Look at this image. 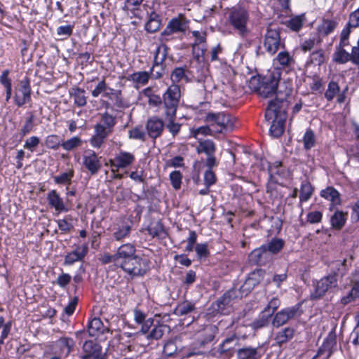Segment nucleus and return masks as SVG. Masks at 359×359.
Returning <instances> with one entry per match:
<instances>
[{
	"label": "nucleus",
	"mask_w": 359,
	"mask_h": 359,
	"mask_svg": "<svg viewBox=\"0 0 359 359\" xmlns=\"http://www.w3.org/2000/svg\"><path fill=\"white\" fill-rule=\"evenodd\" d=\"M281 76L280 70L274 69L269 76H265L258 88L259 94L263 97H269L276 95V99L271 101L282 102L285 104V99L290 95L292 85L290 81L286 82L284 85L278 86Z\"/></svg>",
	"instance_id": "obj_1"
},
{
	"label": "nucleus",
	"mask_w": 359,
	"mask_h": 359,
	"mask_svg": "<svg viewBox=\"0 0 359 359\" xmlns=\"http://www.w3.org/2000/svg\"><path fill=\"white\" fill-rule=\"evenodd\" d=\"M285 105L282 102L270 101L265 113V118L267 121L271 122L269 132L273 137L280 136L284 131V125L286 120Z\"/></svg>",
	"instance_id": "obj_2"
},
{
	"label": "nucleus",
	"mask_w": 359,
	"mask_h": 359,
	"mask_svg": "<svg viewBox=\"0 0 359 359\" xmlns=\"http://www.w3.org/2000/svg\"><path fill=\"white\" fill-rule=\"evenodd\" d=\"M227 21L241 36L245 37L250 33L248 26L250 14L244 7L236 6L229 9L227 13Z\"/></svg>",
	"instance_id": "obj_3"
},
{
	"label": "nucleus",
	"mask_w": 359,
	"mask_h": 359,
	"mask_svg": "<svg viewBox=\"0 0 359 359\" xmlns=\"http://www.w3.org/2000/svg\"><path fill=\"white\" fill-rule=\"evenodd\" d=\"M205 121L210 124L215 133H222L233 130L235 118L224 112L208 113Z\"/></svg>",
	"instance_id": "obj_4"
},
{
	"label": "nucleus",
	"mask_w": 359,
	"mask_h": 359,
	"mask_svg": "<svg viewBox=\"0 0 359 359\" xmlns=\"http://www.w3.org/2000/svg\"><path fill=\"white\" fill-rule=\"evenodd\" d=\"M180 98V89L177 84H172L163 96L166 117H175Z\"/></svg>",
	"instance_id": "obj_5"
},
{
	"label": "nucleus",
	"mask_w": 359,
	"mask_h": 359,
	"mask_svg": "<svg viewBox=\"0 0 359 359\" xmlns=\"http://www.w3.org/2000/svg\"><path fill=\"white\" fill-rule=\"evenodd\" d=\"M117 266L131 276H142L147 270L146 262L136 255Z\"/></svg>",
	"instance_id": "obj_6"
},
{
	"label": "nucleus",
	"mask_w": 359,
	"mask_h": 359,
	"mask_svg": "<svg viewBox=\"0 0 359 359\" xmlns=\"http://www.w3.org/2000/svg\"><path fill=\"white\" fill-rule=\"evenodd\" d=\"M140 332L146 334V338L148 340H158L161 339L165 331L168 328L167 325L163 324H158L154 325L152 330L149 332L150 328L154 325V319L152 318H147L143 323H141Z\"/></svg>",
	"instance_id": "obj_7"
},
{
	"label": "nucleus",
	"mask_w": 359,
	"mask_h": 359,
	"mask_svg": "<svg viewBox=\"0 0 359 359\" xmlns=\"http://www.w3.org/2000/svg\"><path fill=\"white\" fill-rule=\"evenodd\" d=\"M283 45L284 43L281 41L279 32L277 30H267L264 40V47L269 54H275L280 48L283 47Z\"/></svg>",
	"instance_id": "obj_8"
},
{
	"label": "nucleus",
	"mask_w": 359,
	"mask_h": 359,
	"mask_svg": "<svg viewBox=\"0 0 359 359\" xmlns=\"http://www.w3.org/2000/svg\"><path fill=\"white\" fill-rule=\"evenodd\" d=\"M337 278L334 275H329L321 278L314 285V290L311 292L313 299H318L323 296L326 292L337 286Z\"/></svg>",
	"instance_id": "obj_9"
},
{
	"label": "nucleus",
	"mask_w": 359,
	"mask_h": 359,
	"mask_svg": "<svg viewBox=\"0 0 359 359\" xmlns=\"http://www.w3.org/2000/svg\"><path fill=\"white\" fill-rule=\"evenodd\" d=\"M14 99L18 107H22L31 100V87L29 80L23 79L20 81L15 90Z\"/></svg>",
	"instance_id": "obj_10"
},
{
	"label": "nucleus",
	"mask_w": 359,
	"mask_h": 359,
	"mask_svg": "<svg viewBox=\"0 0 359 359\" xmlns=\"http://www.w3.org/2000/svg\"><path fill=\"white\" fill-rule=\"evenodd\" d=\"M82 165L91 175H95L101 168V163L93 150L87 149L82 155Z\"/></svg>",
	"instance_id": "obj_11"
},
{
	"label": "nucleus",
	"mask_w": 359,
	"mask_h": 359,
	"mask_svg": "<svg viewBox=\"0 0 359 359\" xmlns=\"http://www.w3.org/2000/svg\"><path fill=\"white\" fill-rule=\"evenodd\" d=\"M299 306H294L280 310L274 316L273 325L278 327L294 318L299 314Z\"/></svg>",
	"instance_id": "obj_12"
},
{
	"label": "nucleus",
	"mask_w": 359,
	"mask_h": 359,
	"mask_svg": "<svg viewBox=\"0 0 359 359\" xmlns=\"http://www.w3.org/2000/svg\"><path fill=\"white\" fill-rule=\"evenodd\" d=\"M135 161L133 154L127 151H120L116 156L109 161L111 171H118L120 168H125L131 165Z\"/></svg>",
	"instance_id": "obj_13"
},
{
	"label": "nucleus",
	"mask_w": 359,
	"mask_h": 359,
	"mask_svg": "<svg viewBox=\"0 0 359 359\" xmlns=\"http://www.w3.org/2000/svg\"><path fill=\"white\" fill-rule=\"evenodd\" d=\"M336 345V336L331 334L329 335V337L324 341L323 345L313 359H316V358L320 359H328L332 355L333 349Z\"/></svg>",
	"instance_id": "obj_14"
},
{
	"label": "nucleus",
	"mask_w": 359,
	"mask_h": 359,
	"mask_svg": "<svg viewBox=\"0 0 359 359\" xmlns=\"http://www.w3.org/2000/svg\"><path fill=\"white\" fill-rule=\"evenodd\" d=\"M146 128L149 137L156 139L161 135L164 128V123L158 117L152 116L147 120Z\"/></svg>",
	"instance_id": "obj_15"
},
{
	"label": "nucleus",
	"mask_w": 359,
	"mask_h": 359,
	"mask_svg": "<svg viewBox=\"0 0 359 359\" xmlns=\"http://www.w3.org/2000/svg\"><path fill=\"white\" fill-rule=\"evenodd\" d=\"M83 349L85 353L83 359H102L103 358L101 346L93 341H86L83 346Z\"/></svg>",
	"instance_id": "obj_16"
},
{
	"label": "nucleus",
	"mask_w": 359,
	"mask_h": 359,
	"mask_svg": "<svg viewBox=\"0 0 359 359\" xmlns=\"http://www.w3.org/2000/svg\"><path fill=\"white\" fill-rule=\"evenodd\" d=\"M135 255V247L131 243L121 245L115 253L116 266Z\"/></svg>",
	"instance_id": "obj_17"
},
{
	"label": "nucleus",
	"mask_w": 359,
	"mask_h": 359,
	"mask_svg": "<svg viewBox=\"0 0 359 359\" xmlns=\"http://www.w3.org/2000/svg\"><path fill=\"white\" fill-rule=\"evenodd\" d=\"M168 55V48L165 44L159 45L155 52L154 60L151 72L156 67H160V70L156 72V78H160L163 74V63Z\"/></svg>",
	"instance_id": "obj_18"
},
{
	"label": "nucleus",
	"mask_w": 359,
	"mask_h": 359,
	"mask_svg": "<svg viewBox=\"0 0 359 359\" xmlns=\"http://www.w3.org/2000/svg\"><path fill=\"white\" fill-rule=\"evenodd\" d=\"M264 275V272L261 269L250 273L241 286V290L243 292H249L253 290V288L262 280Z\"/></svg>",
	"instance_id": "obj_19"
},
{
	"label": "nucleus",
	"mask_w": 359,
	"mask_h": 359,
	"mask_svg": "<svg viewBox=\"0 0 359 359\" xmlns=\"http://www.w3.org/2000/svg\"><path fill=\"white\" fill-rule=\"evenodd\" d=\"M270 259L269 252L267 251L266 245H262L254 250L249 255L250 261L256 264H264Z\"/></svg>",
	"instance_id": "obj_20"
},
{
	"label": "nucleus",
	"mask_w": 359,
	"mask_h": 359,
	"mask_svg": "<svg viewBox=\"0 0 359 359\" xmlns=\"http://www.w3.org/2000/svg\"><path fill=\"white\" fill-rule=\"evenodd\" d=\"M118 91L109 87L104 79L100 81L95 88L92 90L91 94L93 97H97L102 95L103 97L111 98Z\"/></svg>",
	"instance_id": "obj_21"
},
{
	"label": "nucleus",
	"mask_w": 359,
	"mask_h": 359,
	"mask_svg": "<svg viewBox=\"0 0 359 359\" xmlns=\"http://www.w3.org/2000/svg\"><path fill=\"white\" fill-rule=\"evenodd\" d=\"M88 245L86 244L78 246L74 250L69 252L65 259V263L72 265L76 262L81 261L88 252Z\"/></svg>",
	"instance_id": "obj_22"
},
{
	"label": "nucleus",
	"mask_w": 359,
	"mask_h": 359,
	"mask_svg": "<svg viewBox=\"0 0 359 359\" xmlns=\"http://www.w3.org/2000/svg\"><path fill=\"white\" fill-rule=\"evenodd\" d=\"M47 200L50 207L53 208L57 212H67L68 208L65 205L63 199L60 196L55 190H52L47 195Z\"/></svg>",
	"instance_id": "obj_23"
},
{
	"label": "nucleus",
	"mask_w": 359,
	"mask_h": 359,
	"mask_svg": "<svg viewBox=\"0 0 359 359\" xmlns=\"http://www.w3.org/2000/svg\"><path fill=\"white\" fill-rule=\"evenodd\" d=\"M320 196L330 201V210L341 204L340 194L337 190L332 187H327L323 189L320 194Z\"/></svg>",
	"instance_id": "obj_24"
},
{
	"label": "nucleus",
	"mask_w": 359,
	"mask_h": 359,
	"mask_svg": "<svg viewBox=\"0 0 359 359\" xmlns=\"http://www.w3.org/2000/svg\"><path fill=\"white\" fill-rule=\"evenodd\" d=\"M130 230L131 226L125 222H121L114 224L111 229L113 237L117 241L128 237Z\"/></svg>",
	"instance_id": "obj_25"
},
{
	"label": "nucleus",
	"mask_w": 359,
	"mask_h": 359,
	"mask_svg": "<svg viewBox=\"0 0 359 359\" xmlns=\"http://www.w3.org/2000/svg\"><path fill=\"white\" fill-rule=\"evenodd\" d=\"M186 29V25L184 22L180 18H176L172 19L168 24L165 29L163 32V34L170 35L172 33L183 32Z\"/></svg>",
	"instance_id": "obj_26"
},
{
	"label": "nucleus",
	"mask_w": 359,
	"mask_h": 359,
	"mask_svg": "<svg viewBox=\"0 0 359 359\" xmlns=\"http://www.w3.org/2000/svg\"><path fill=\"white\" fill-rule=\"evenodd\" d=\"M295 330L290 327H285L276 334L275 341L278 345L287 343L294 336Z\"/></svg>",
	"instance_id": "obj_27"
},
{
	"label": "nucleus",
	"mask_w": 359,
	"mask_h": 359,
	"mask_svg": "<svg viewBox=\"0 0 359 359\" xmlns=\"http://www.w3.org/2000/svg\"><path fill=\"white\" fill-rule=\"evenodd\" d=\"M306 22L305 14H301L298 15L292 16L285 22V25L287 28L293 32H299L303 27Z\"/></svg>",
	"instance_id": "obj_28"
},
{
	"label": "nucleus",
	"mask_w": 359,
	"mask_h": 359,
	"mask_svg": "<svg viewBox=\"0 0 359 359\" xmlns=\"http://www.w3.org/2000/svg\"><path fill=\"white\" fill-rule=\"evenodd\" d=\"M235 297V292L234 291H229L226 293H225L222 297H221L217 301V307L218 310L222 313H226L229 312V311H226L229 306H232L231 302L233 301V298Z\"/></svg>",
	"instance_id": "obj_29"
},
{
	"label": "nucleus",
	"mask_w": 359,
	"mask_h": 359,
	"mask_svg": "<svg viewBox=\"0 0 359 359\" xmlns=\"http://www.w3.org/2000/svg\"><path fill=\"white\" fill-rule=\"evenodd\" d=\"M104 330L105 328L102 322L98 318H93L88 323V332L91 337H97L104 333Z\"/></svg>",
	"instance_id": "obj_30"
},
{
	"label": "nucleus",
	"mask_w": 359,
	"mask_h": 359,
	"mask_svg": "<svg viewBox=\"0 0 359 359\" xmlns=\"http://www.w3.org/2000/svg\"><path fill=\"white\" fill-rule=\"evenodd\" d=\"M147 231L152 237L164 238L167 235L165 228L160 221L152 222L148 226Z\"/></svg>",
	"instance_id": "obj_31"
},
{
	"label": "nucleus",
	"mask_w": 359,
	"mask_h": 359,
	"mask_svg": "<svg viewBox=\"0 0 359 359\" xmlns=\"http://www.w3.org/2000/svg\"><path fill=\"white\" fill-rule=\"evenodd\" d=\"M149 78V72H147L146 71H141L134 72L132 74L129 75L128 80L133 81L134 83L136 84L137 86H138L146 85L148 83Z\"/></svg>",
	"instance_id": "obj_32"
},
{
	"label": "nucleus",
	"mask_w": 359,
	"mask_h": 359,
	"mask_svg": "<svg viewBox=\"0 0 359 359\" xmlns=\"http://www.w3.org/2000/svg\"><path fill=\"white\" fill-rule=\"evenodd\" d=\"M216 150V147L213 141L210 140H199L198 145L196 147L198 154L204 153L207 156L214 154Z\"/></svg>",
	"instance_id": "obj_33"
},
{
	"label": "nucleus",
	"mask_w": 359,
	"mask_h": 359,
	"mask_svg": "<svg viewBox=\"0 0 359 359\" xmlns=\"http://www.w3.org/2000/svg\"><path fill=\"white\" fill-rule=\"evenodd\" d=\"M70 95L74 99V104L78 107H83L86 104L87 99L86 92L79 88H72L70 90Z\"/></svg>",
	"instance_id": "obj_34"
},
{
	"label": "nucleus",
	"mask_w": 359,
	"mask_h": 359,
	"mask_svg": "<svg viewBox=\"0 0 359 359\" xmlns=\"http://www.w3.org/2000/svg\"><path fill=\"white\" fill-rule=\"evenodd\" d=\"M347 215L342 211L337 210L331 216L330 222L333 228L337 229H341L346 221Z\"/></svg>",
	"instance_id": "obj_35"
},
{
	"label": "nucleus",
	"mask_w": 359,
	"mask_h": 359,
	"mask_svg": "<svg viewBox=\"0 0 359 359\" xmlns=\"http://www.w3.org/2000/svg\"><path fill=\"white\" fill-rule=\"evenodd\" d=\"M337 26V22L334 20H324L318 26V31L320 34L327 36L334 32Z\"/></svg>",
	"instance_id": "obj_36"
},
{
	"label": "nucleus",
	"mask_w": 359,
	"mask_h": 359,
	"mask_svg": "<svg viewBox=\"0 0 359 359\" xmlns=\"http://www.w3.org/2000/svg\"><path fill=\"white\" fill-rule=\"evenodd\" d=\"M194 309L195 306L194 304L185 301L177 305L174 313L177 316H184L192 312Z\"/></svg>",
	"instance_id": "obj_37"
},
{
	"label": "nucleus",
	"mask_w": 359,
	"mask_h": 359,
	"mask_svg": "<svg viewBox=\"0 0 359 359\" xmlns=\"http://www.w3.org/2000/svg\"><path fill=\"white\" fill-rule=\"evenodd\" d=\"M313 187L310 182H303L301 185V191L299 200L300 203L307 201L311 197L313 194Z\"/></svg>",
	"instance_id": "obj_38"
},
{
	"label": "nucleus",
	"mask_w": 359,
	"mask_h": 359,
	"mask_svg": "<svg viewBox=\"0 0 359 359\" xmlns=\"http://www.w3.org/2000/svg\"><path fill=\"white\" fill-rule=\"evenodd\" d=\"M304 148L306 150H310L316 145V138L314 133L311 130L308 129L305 132L303 140Z\"/></svg>",
	"instance_id": "obj_39"
},
{
	"label": "nucleus",
	"mask_w": 359,
	"mask_h": 359,
	"mask_svg": "<svg viewBox=\"0 0 359 359\" xmlns=\"http://www.w3.org/2000/svg\"><path fill=\"white\" fill-rule=\"evenodd\" d=\"M350 53L341 47H337L333 54V60L339 64H344L350 60Z\"/></svg>",
	"instance_id": "obj_40"
},
{
	"label": "nucleus",
	"mask_w": 359,
	"mask_h": 359,
	"mask_svg": "<svg viewBox=\"0 0 359 359\" xmlns=\"http://www.w3.org/2000/svg\"><path fill=\"white\" fill-rule=\"evenodd\" d=\"M276 60L283 67H287L290 66L294 61L293 57L287 51L280 52L278 54Z\"/></svg>",
	"instance_id": "obj_41"
},
{
	"label": "nucleus",
	"mask_w": 359,
	"mask_h": 359,
	"mask_svg": "<svg viewBox=\"0 0 359 359\" xmlns=\"http://www.w3.org/2000/svg\"><path fill=\"white\" fill-rule=\"evenodd\" d=\"M321 39L317 35L311 36L309 39H305L301 44L302 49L306 52L311 50L315 46L320 44Z\"/></svg>",
	"instance_id": "obj_42"
},
{
	"label": "nucleus",
	"mask_w": 359,
	"mask_h": 359,
	"mask_svg": "<svg viewBox=\"0 0 359 359\" xmlns=\"http://www.w3.org/2000/svg\"><path fill=\"white\" fill-rule=\"evenodd\" d=\"M73 177L74 171L70 170L68 172H62L59 175L55 176L53 180L57 184L69 185L70 184Z\"/></svg>",
	"instance_id": "obj_43"
},
{
	"label": "nucleus",
	"mask_w": 359,
	"mask_h": 359,
	"mask_svg": "<svg viewBox=\"0 0 359 359\" xmlns=\"http://www.w3.org/2000/svg\"><path fill=\"white\" fill-rule=\"evenodd\" d=\"M72 217L67 215L64 219L57 220L59 229L63 233L69 232L74 227Z\"/></svg>",
	"instance_id": "obj_44"
},
{
	"label": "nucleus",
	"mask_w": 359,
	"mask_h": 359,
	"mask_svg": "<svg viewBox=\"0 0 359 359\" xmlns=\"http://www.w3.org/2000/svg\"><path fill=\"white\" fill-rule=\"evenodd\" d=\"M267 251L269 252V256L272 254L278 253L283 247L284 242L283 240L279 238H275L271 240L267 245H265Z\"/></svg>",
	"instance_id": "obj_45"
},
{
	"label": "nucleus",
	"mask_w": 359,
	"mask_h": 359,
	"mask_svg": "<svg viewBox=\"0 0 359 359\" xmlns=\"http://www.w3.org/2000/svg\"><path fill=\"white\" fill-rule=\"evenodd\" d=\"M190 134L192 137H194L196 139H198V136L199 135H213L215 133L213 132V130L210 124L208 126H201L197 128H192L191 129Z\"/></svg>",
	"instance_id": "obj_46"
},
{
	"label": "nucleus",
	"mask_w": 359,
	"mask_h": 359,
	"mask_svg": "<svg viewBox=\"0 0 359 359\" xmlns=\"http://www.w3.org/2000/svg\"><path fill=\"white\" fill-rule=\"evenodd\" d=\"M170 78L173 84H177L183 80H188L187 76L185 74V69L183 67L175 68L172 72Z\"/></svg>",
	"instance_id": "obj_47"
},
{
	"label": "nucleus",
	"mask_w": 359,
	"mask_h": 359,
	"mask_svg": "<svg viewBox=\"0 0 359 359\" xmlns=\"http://www.w3.org/2000/svg\"><path fill=\"white\" fill-rule=\"evenodd\" d=\"M100 123L113 132L114 127L116 123V118L113 115L105 112L102 114L101 122Z\"/></svg>",
	"instance_id": "obj_48"
},
{
	"label": "nucleus",
	"mask_w": 359,
	"mask_h": 359,
	"mask_svg": "<svg viewBox=\"0 0 359 359\" xmlns=\"http://www.w3.org/2000/svg\"><path fill=\"white\" fill-rule=\"evenodd\" d=\"M238 357L239 359H257V353L255 348H244L238 351Z\"/></svg>",
	"instance_id": "obj_49"
},
{
	"label": "nucleus",
	"mask_w": 359,
	"mask_h": 359,
	"mask_svg": "<svg viewBox=\"0 0 359 359\" xmlns=\"http://www.w3.org/2000/svg\"><path fill=\"white\" fill-rule=\"evenodd\" d=\"M346 260L344 259L343 261L337 260L330 264V268L333 271L334 276L337 274L343 275L346 269Z\"/></svg>",
	"instance_id": "obj_50"
},
{
	"label": "nucleus",
	"mask_w": 359,
	"mask_h": 359,
	"mask_svg": "<svg viewBox=\"0 0 359 359\" xmlns=\"http://www.w3.org/2000/svg\"><path fill=\"white\" fill-rule=\"evenodd\" d=\"M81 140L79 137H73L62 143V147L66 151H71L81 144Z\"/></svg>",
	"instance_id": "obj_51"
},
{
	"label": "nucleus",
	"mask_w": 359,
	"mask_h": 359,
	"mask_svg": "<svg viewBox=\"0 0 359 359\" xmlns=\"http://www.w3.org/2000/svg\"><path fill=\"white\" fill-rule=\"evenodd\" d=\"M339 93V87L336 82L331 81L328 84L327 90L325 93V97L327 100H332Z\"/></svg>",
	"instance_id": "obj_52"
},
{
	"label": "nucleus",
	"mask_w": 359,
	"mask_h": 359,
	"mask_svg": "<svg viewBox=\"0 0 359 359\" xmlns=\"http://www.w3.org/2000/svg\"><path fill=\"white\" fill-rule=\"evenodd\" d=\"M280 305V301L278 298H273L263 311L264 316H271Z\"/></svg>",
	"instance_id": "obj_53"
},
{
	"label": "nucleus",
	"mask_w": 359,
	"mask_h": 359,
	"mask_svg": "<svg viewBox=\"0 0 359 359\" xmlns=\"http://www.w3.org/2000/svg\"><path fill=\"white\" fill-rule=\"evenodd\" d=\"M358 297H359V281L355 282L353 284V287L349 294L347 296L343 297L341 301L343 304H348Z\"/></svg>",
	"instance_id": "obj_54"
},
{
	"label": "nucleus",
	"mask_w": 359,
	"mask_h": 359,
	"mask_svg": "<svg viewBox=\"0 0 359 359\" xmlns=\"http://www.w3.org/2000/svg\"><path fill=\"white\" fill-rule=\"evenodd\" d=\"M61 139L58 135H50L46 139V145L50 149H56L61 144Z\"/></svg>",
	"instance_id": "obj_55"
},
{
	"label": "nucleus",
	"mask_w": 359,
	"mask_h": 359,
	"mask_svg": "<svg viewBox=\"0 0 359 359\" xmlns=\"http://www.w3.org/2000/svg\"><path fill=\"white\" fill-rule=\"evenodd\" d=\"M182 175L180 171L175 170L170 174V180L172 187L177 190L181 187Z\"/></svg>",
	"instance_id": "obj_56"
},
{
	"label": "nucleus",
	"mask_w": 359,
	"mask_h": 359,
	"mask_svg": "<svg viewBox=\"0 0 359 359\" xmlns=\"http://www.w3.org/2000/svg\"><path fill=\"white\" fill-rule=\"evenodd\" d=\"M128 135L130 139L144 140L145 133L142 127H135L128 131Z\"/></svg>",
	"instance_id": "obj_57"
},
{
	"label": "nucleus",
	"mask_w": 359,
	"mask_h": 359,
	"mask_svg": "<svg viewBox=\"0 0 359 359\" xmlns=\"http://www.w3.org/2000/svg\"><path fill=\"white\" fill-rule=\"evenodd\" d=\"M324 53L321 50L312 53L310 56L311 62L316 65H320L324 62Z\"/></svg>",
	"instance_id": "obj_58"
},
{
	"label": "nucleus",
	"mask_w": 359,
	"mask_h": 359,
	"mask_svg": "<svg viewBox=\"0 0 359 359\" xmlns=\"http://www.w3.org/2000/svg\"><path fill=\"white\" fill-rule=\"evenodd\" d=\"M112 132L104 127L101 123H97L94 126V133L106 139Z\"/></svg>",
	"instance_id": "obj_59"
},
{
	"label": "nucleus",
	"mask_w": 359,
	"mask_h": 359,
	"mask_svg": "<svg viewBox=\"0 0 359 359\" xmlns=\"http://www.w3.org/2000/svg\"><path fill=\"white\" fill-rule=\"evenodd\" d=\"M168 118V123L166 124V128L172 134V135H176L180 130L181 126L179 123L174 122L175 117H166Z\"/></svg>",
	"instance_id": "obj_60"
},
{
	"label": "nucleus",
	"mask_w": 359,
	"mask_h": 359,
	"mask_svg": "<svg viewBox=\"0 0 359 359\" xmlns=\"http://www.w3.org/2000/svg\"><path fill=\"white\" fill-rule=\"evenodd\" d=\"M195 251L198 257H205L208 255L209 251L207 243H198L195 247Z\"/></svg>",
	"instance_id": "obj_61"
},
{
	"label": "nucleus",
	"mask_w": 359,
	"mask_h": 359,
	"mask_svg": "<svg viewBox=\"0 0 359 359\" xmlns=\"http://www.w3.org/2000/svg\"><path fill=\"white\" fill-rule=\"evenodd\" d=\"M217 328L215 325H208L205 326L203 330V332L207 335L206 338L204 339L203 342H208L213 339L215 335L216 334Z\"/></svg>",
	"instance_id": "obj_62"
},
{
	"label": "nucleus",
	"mask_w": 359,
	"mask_h": 359,
	"mask_svg": "<svg viewBox=\"0 0 359 359\" xmlns=\"http://www.w3.org/2000/svg\"><path fill=\"white\" fill-rule=\"evenodd\" d=\"M197 235L194 231L189 232V237L187 238V245L185 248V250L190 252L194 250V244L196 242Z\"/></svg>",
	"instance_id": "obj_63"
},
{
	"label": "nucleus",
	"mask_w": 359,
	"mask_h": 359,
	"mask_svg": "<svg viewBox=\"0 0 359 359\" xmlns=\"http://www.w3.org/2000/svg\"><path fill=\"white\" fill-rule=\"evenodd\" d=\"M348 26L355 28L359 27V8L350 14Z\"/></svg>",
	"instance_id": "obj_64"
}]
</instances>
